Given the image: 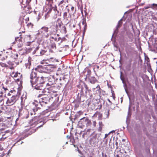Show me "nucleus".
I'll list each match as a JSON object with an SVG mask.
<instances>
[{"label":"nucleus","instance_id":"1","mask_svg":"<svg viewBox=\"0 0 157 157\" xmlns=\"http://www.w3.org/2000/svg\"><path fill=\"white\" fill-rule=\"evenodd\" d=\"M30 82L33 88L36 90H43L46 85V78L38 76V73L32 71L30 75Z\"/></svg>","mask_w":157,"mask_h":157},{"label":"nucleus","instance_id":"2","mask_svg":"<svg viewBox=\"0 0 157 157\" xmlns=\"http://www.w3.org/2000/svg\"><path fill=\"white\" fill-rule=\"evenodd\" d=\"M51 114V113H50V114H47L46 116L41 119H40V117H35L29 121V123L32 128L35 127L36 126H37V128L42 127L49 120H52L53 121L56 120L55 119L52 118V116H51L52 119H48V117L49 116H50Z\"/></svg>","mask_w":157,"mask_h":157},{"label":"nucleus","instance_id":"3","mask_svg":"<svg viewBox=\"0 0 157 157\" xmlns=\"http://www.w3.org/2000/svg\"><path fill=\"white\" fill-rule=\"evenodd\" d=\"M49 97H45L44 99H39V101H34L32 103V110L34 113L37 111L40 108V106H45L49 101Z\"/></svg>","mask_w":157,"mask_h":157},{"label":"nucleus","instance_id":"4","mask_svg":"<svg viewBox=\"0 0 157 157\" xmlns=\"http://www.w3.org/2000/svg\"><path fill=\"white\" fill-rule=\"evenodd\" d=\"M54 67V65L52 64L39 65L36 67L33 68L32 71H36L37 73L38 72L48 73L53 71Z\"/></svg>","mask_w":157,"mask_h":157},{"label":"nucleus","instance_id":"5","mask_svg":"<svg viewBox=\"0 0 157 157\" xmlns=\"http://www.w3.org/2000/svg\"><path fill=\"white\" fill-rule=\"evenodd\" d=\"M52 25L50 28L51 29V31L50 32V34L54 33L55 34L58 31L60 28L61 26L63 25V23L61 20L58 18L56 21L52 23Z\"/></svg>","mask_w":157,"mask_h":157},{"label":"nucleus","instance_id":"6","mask_svg":"<svg viewBox=\"0 0 157 157\" xmlns=\"http://www.w3.org/2000/svg\"><path fill=\"white\" fill-rule=\"evenodd\" d=\"M100 134L97 133L93 135L90 140V144L92 146L95 147L98 145V143L100 140Z\"/></svg>","mask_w":157,"mask_h":157},{"label":"nucleus","instance_id":"7","mask_svg":"<svg viewBox=\"0 0 157 157\" xmlns=\"http://www.w3.org/2000/svg\"><path fill=\"white\" fill-rule=\"evenodd\" d=\"M91 73L90 70H88L87 71V74L86 75V78L88 79L90 83L92 84H94L97 81V80L94 77L90 76Z\"/></svg>","mask_w":157,"mask_h":157},{"label":"nucleus","instance_id":"8","mask_svg":"<svg viewBox=\"0 0 157 157\" xmlns=\"http://www.w3.org/2000/svg\"><path fill=\"white\" fill-rule=\"evenodd\" d=\"M54 7H53L51 4L46 5L45 12H46V13L45 14V19L49 17V14L51 12L52 10H53Z\"/></svg>","mask_w":157,"mask_h":157},{"label":"nucleus","instance_id":"9","mask_svg":"<svg viewBox=\"0 0 157 157\" xmlns=\"http://www.w3.org/2000/svg\"><path fill=\"white\" fill-rule=\"evenodd\" d=\"M18 99V97L17 95L13 96L10 99H8L6 103L9 105H12L15 103Z\"/></svg>","mask_w":157,"mask_h":157},{"label":"nucleus","instance_id":"10","mask_svg":"<svg viewBox=\"0 0 157 157\" xmlns=\"http://www.w3.org/2000/svg\"><path fill=\"white\" fill-rule=\"evenodd\" d=\"M46 90H47V89H45L44 88L43 89V90H39L41 91H40V93L37 96L38 98H40L39 99H44V98L45 97H48L49 96L47 94L48 93V92L46 91Z\"/></svg>","mask_w":157,"mask_h":157},{"label":"nucleus","instance_id":"11","mask_svg":"<svg viewBox=\"0 0 157 157\" xmlns=\"http://www.w3.org/2000/svg\"><path fill=\"white\" fill-rule=\"evenodd\" d=\"M59 84L61 86H64L65 87L67 84L69 80L67 78H66L65 76L62 78L60 77L59 78Z\"/></svg>","mask_w":157,"mask_h":157},{"label":"nucleus","instance_id":"12","mask_svg":"<svg viewBox=\"0 0 157 157\" xmlns=\"http://www.w3.org/2000/svg\"><path fill=\"white\" fill-rule=\"evenodd\" d=\"M47 47L48 49L52 48L56 49V45L54 42L52 40H47Z\"/></svg>","mask_w":157,"mask_h":157},{"label":"nucleus","instance_id":"13","mask_svg":"<svg viewBox=\"0 0 157 157\" xmlns=\"http://www.w3.org/2000/svg\"><path fill=\"white\" fill-rule=\"evenodd\" d=\"M58 80L57 78H55L54 76H51L48 79V82L47 84H48L49 86L55 84L57 82Z\"/></svg>","mask_w":157,"mask_h":157},{"label":"nucleus","instance_id":"14","mask_svg":"<svg viewBox=\"0 0 157 157\" xmlns=\"http://www.w3.org/2000/svg\"><path fill=\"white\" fill-rule=\"evenodd\" d=\"M19 116H21L22 114L23 115L22 118H28V112L27 110L24 109L23 110V109H20L19 110Z\"/></svg>","mask_w":157,"mask_h":157},{"label":"nucleus","instance_id":"15","mask_svg":"<svg viewBox=\"0 0 157 157\" xmlns=\"http://www.w3.org/2000/svg\"><path fill=\"white\" fill-rule=\"evenodd\" d=\"M124 17H123L121 19L118 21V24H117V25L116 26V30L114 31V33L112 35V37L111 38V40H112L113 38V37L114 36V34L117 33L118 32V29L119 28H120L122 25V21L123 20V18Z\"/></svg>","mask_w":157,"mask_h":157},{"label":"nucleus","instance_id":"16","mask_svg":"<svg viewBox=\"0 0 157 157\" xmlns=\"http://www.w3.org/2000/svg\"><path fill=\"white\" fill-rule=\"evenodd\" d=\"M53 12H54V16L53 17L56 18L57 16H60L61 15V12L58 10L57 9L56 6L55 5L53 8Z\"/></svg>","mask_w":157,"mask_h":157},{"label":"nucleus","instance_id":"17","mask_svg":"<svg viewBox=\"0 0 157 157\" xmlns=\"http://www.w3.org/2000/svg\"><path fill=\"white\" fill-rule=\"evenodd\" d=\"M120 78H121V80L122 81L123 83L124 84V88L125 91L128 97V98H129V101H130V98L129 97V95L128 94V92L127 91V89L126 88L127 85L126 84V83H125L124 82V78H123L122 77V72L121 71V75H120Z\"/></svg>","mask_w":157,"mask_h":157},{"label":"nucleus","instance_id":"18","mask_svg":"<svg viewBox=\"0 0 157 157\" xmlns=\"http://www.w3.org/2000/svg\"><path fill=\"white\" fill-rule=\"evenodd\" d=\"M86 117H84L81 119L78 122V125L80 127H82L85 125Z\"/></svg>","mask_w":157,"mask_h":157},{"label":"nucleus","instance_id":"19","mask_svg":"<svg viewBox=\"0 0 157 157\" xmlns=\"http://www.w3.org/2000/svg\"><path fill=\"white\" fill-rule=\"evenodd\" d=\"M86 96L89 98L91 99L93 97L92 92L91 90H85Z\"/></svg>","mask_w":157,"mask_h":157},{"label":"nucleus","instance_id":"20","mask_svg":"<svg viewBox=\"0 0 157 157\" xmlns=\"http://www.w3.org/2000/svg\"><path fill=\"white\" fill-rule=\"evenodd\" d=\"M82 25H83V36H84L86 30L87 29V24L86 22V19H83L82 20Z\"/></svg>","mask_w":157,"mask_h":157},{"label":"nucleus","instance_id":"21","mask_svg":"<svg viewBox=\"0 0 157 157\" xmlns=\"http://www.w3.org/2000/svg\"><path fill=\"white\" fill-rule=\"evenodd\" d=\"M70 6V7H71V12L69 13V15H70V17H71V16L72 15H74V14H75V13L76 10H74L75 8H74V7L72 6L71 5H69L66 6V7H67L68 6Z\"/></svg>","mask_w":157,"mask_h":157},{"label":"nucleus","instance_id":"22","mask_svg":"<svg viewBox=\"0 0 157 157\" xmlns=\"http://www.w3.org/2000/svg\"><path fill=\"white\" fill-rule=\"evenodd\" d=\"M60 32L62 33L65 34L67 33V30L66 27L63 24L61 26L59 30Z\"/></svg>","mask_w":157,"mask_h":157},{"label":"nucleus","instance_id":"23","mask_svg":"<svg viewBox=\"0 0 157 157\" xmlns=\"http://www.w3.org/2000/svg\"><path fill=\"white\" fill-rule=\"evenodd\" d=\"M22 3L23 5H25V3L26 4V6H24V7L25 8V9L26 10V9H29V7H27V6L29 5V3L30 2L31 0H22Z\"/></svg>","mask_w":157,"mask_h":157},{"label":"nucleus","instance_id":"24","mask_svg":"<svg viewBox=\"0 0 157 157\" xmlns=\"http://www.w3.org/2000/svg\"><path fill=\"white\" fill-rule=\"evenodd\" d=\"M94 117H97L98 116V119H101L102 114L100 112L97 111L94 114Z\"/></svg>","mask_w":157,"mask_h":157},{"label":"nucleus","instance_id":"25","mask_svg":"<svg viewBox=\"0 0 157 157\" xmlns=\"http://www.w3.org/2000/svg\"><path fill=\"white\" fill-rule=\"evenodd\" d=\"M41 32L43 33H46L48 31V28L45 26H44L42 27L40 29Z\"/></svg>","mask_w":157,"mask_h":157},{"label":"nucleus","instance_id":"26","mask_svg":"<svg viewBox=\"0 0 157 157\" xmlns=\"http://www.w3.org/2000/svg\"><path fill=\"white\" fill-rule=\"evenodd\" d=\"M98 124L99 126L98 127V130L99 132H101V131L102 128L103 127L104 125L103 124L102 122L101 121H100L99 122Z\"/></svg>","mask_w":157,"mask_h":157},{"label":"nucleus","instance_id":"27","mask_svg":"<svg viewBox=\"0 0 157 157\" xmlns=\"http://www.w3.org/2000/svg\"><path fill=\"white\" fill-rule=\"evenodd\" d=\"M83 113V112L81 111L77 112L75 116L74 120L77 118L80 115H82Z\"/></svg>","mask_w":157,"mask_h":157},{"label":"nucleus","instance_id":"28","mask_svg":"<svg viewBox=\"0 0 157 157\" xmlns=\"http://www.w3.org/2000/svg\"><path fill=\"white\" fill-rule=\"evenodd\" d=\"M85 119V120H86L85 125H86V126L90 125L91 123L90 121L89 120L88 118L87 117H86V118Z\"/></svg>","mask_w":157,"mask_h":157},{"label":"nucleus","instance_id":"29","mask_svg":"<svg viewBox=\"0 0 157 157\" xmlns=\"http://www.w3.org/2000/svg\"><path fill=\"white\" fill-rule=\"evenodd\" d=\"M150 8L155 10H157V4L153 3L151 4V6H150Z\"/></svg>","mask_w":157,"mask_h":157},{"label":"nucleus","instance_id":"30","mask_svg":"<svg viewBox=\"0 0 157 157\" xmlns=\"http://www.w3.org/2000/svg\"><path fill=\"white\" fill-rule=\"evenodd\" d=\"M109 109L107 110L104 113L105 118H108L109 115Z\"/></svg>","mask_w":157,"mask_h":157},{"label":"nucleus","instance_id":"31","mask_svg":"<svg viewBox=\"0 0 157 157\" xmlns=\"http://www.w3.org/2000/svg\"><path fill=\"white\" fill-rule=\"evenodd\" d=\"M131 61H130V63L128 64L126 66V70L128 71H129L131 70Z\"/></svg>","mask_w":157,"mask_h":157},{"label":"nucleus","instance_id":"32","mask_svg":"<svg viewBox=\"0 0 157 157\" xmlns=\"http://www.w3.org/2000/svg\"><path fill=\"white\" fill-rule=\"evenodd\" d=\"M67 2H68V0H60V1L58 4H59V5L61 4L65 5V4Z\"/></svg>","mask_w":157,"mask_h":157},{"label":"nucleus","instance_id":"33","mask_svg":"<svg viewBox=\"0 0 157 157\" xmlns=\"http://www.w3.org/2000/svg\"><path fill=\"white\" fill-rule=\"evenodd\" d=\"M65 5L64 4L59 5V4H58V6L59 7V10L60 11L63 10L64 9Z\"/></svg>","mask_w":157,"mask_h":157},{"label":"nucleus","instance_id":"34","mask_svg":"<svg viewBox=\"0 0 157 157\" xmlns=\"http://www.w3.org/2000/svg\"><path fill=\"white\" fill-rule=\"evenodd\" d=\"M63 18L64 19L68 20L69 17H67V13L66 12H65L63 13Z\"/></svg>","mask_w":157,"mask_h":157},{"label":"nucleus","instance_id":"35","mask_svg":"<svg viewBox=\"0 0 157 157\" xmlns=\"http://www.w3.org/2000/svg\"><path fill=\"white\" fill-rule=\"evenodd\" d=\"M46 52V51L44 50H42L40 52V55L41 56L44 55L45 53Z\"/></svg>","mask_w":157,"mask_h":157},{"label":"nucleus","instance_id":"36","mask_svg":"<svg viewBox=\"0 0 157 157\" xmlns=\"http://www.w3.org/2000/svg\"><path fill=\"white\" fill-rule=\"evenodd\" d=\"M103 141L104 142V144L105 145H106L108 143V139L107 138H104Z\"/></svg>","mask_w":157,"mask_h":157},{"label":"nucleus","instance_id":"37","mask_svg":"<svg viewBox=\"0 0 157 157\" xmlns=\"http://www.w3.org/2000/svg\"><path fill=\"white\" fill-rule=\"evenodd\" d=\"M39 49V47L38 46L33 51L32 53L33 54H35L36 52Z\"/></svg>","mask_w":157,"mask_h":157},{"label":"nucleus","instance_id":"38","mask_svg":"<svg viewBox=\"0 0 157 157\" xmlns=\"http://www.w3.org/2000/svg\"><path fill=\"white\" fill-rule=\"evenodd\" d=\"M18 75H20V77H22V75H21L20 73H18V72H17L14 74V75L13 76V77H17L18 76Z\"/></svg>","mask_w":157,"mask_h":157},{"label":"nucleus","instance_id":"39","mask_svg":"<svg viewBox=\"0 0 157 157\" xmlns=\"http://www.w3.org/2000/svg\"><path fill=\"white\" fill-rule=\"evenodd\" d=\"M0 66H1L2 67H6L7 66V65L6 64L2 63H0Z\"/></svg>","mask_w":157,"mask_h":157},{"label":"nucleus","instance_id":"40","mask_svg":"<svg viewBox=\"0 0 157 157\" xmlns=\"http://www.w3.org/2000/svg\"><path fill=\"white\" fill-rule=\"evenodd\" d=\"M78 96L77 98V101L78 102H80L81 101V97L79 96V94H78Z\"/></svg>","mask_w":157,"mask_h":157},{"label":"nucleus","instance_id":"41","mask_svg":"<svg viewBox=\"0 0 157 157\" xmlns=\"http://www.w3.org/2000/svg\"><path fill=\"white\" fill-rule=\"evenodd\" d=\"M84 87L85 89L86 90H90L89 89L88 87L87 86L85 83H84Z\"/></svg>","mask_w":157,"mask_h":157},{"label":"nucleus","instance_id":"42","mask_svg":"<svg viewBox=\"0 0 157 157\" xmlns=\"http://www.w3.org/2000/svg\"><path fill=\"white\" fill-rule=\"evenodd\" d=\"M23 45V44L22 43L21 41V43H19L18 44V48H21Z\"/></svg>","mask_w":157,"mask_h":157},{"label":"nucleus","instance_id":"43","mask_svg":"<svg viewBox=\"0 0 157 157\" xmlns=\"http://www.w3.org/2000/svg\"><path fill=\"white\" fill-rule=\"evenodd\" d=\"M49 52L51 53H53L54 52V50H55L54 49H52V48H50L49 49Z\"/></svg>","mask_w":157,"mask_h":157},{"label":"nucleus","instance_id":"44","mask_svg":"<svg viewBox=\"0 0 157 157\" xmlns=\"http://www.w3.org/2000/svg\"><path fill=\"white\" fill-rule=\"evenodd\" d=\"M130 75H132L133 78H135V75L134 73V71H132V72L130 73Z\"/></svg>","mask_w":157,"mask_h":157},{"label":"nucleus","instance_id":"45","mask_svg":"<svg viewBox=\"0 0 157 157\" xmlns=\"http://www.w3.org/2000/svg\"><path fill=\"white\" fill-rule=\"evenodd\" d=\"M96 89L97 90H99L100 89V86L99 85H98L96 88H94V89Z\"/></svg>","mask_w":157,"mask_h":157},{"label":"nucleus","instance_id":"46","mask_svg":"<svg viewBox=\"0 0 157 157\" xmlns=\"http://www.w3.org/2000/svg\"><path fill=\"white\" fill-rule=\"evenodd\" d=\"M30 65H31V64H29V63L26 64L25 66H26V67L27 68H28V69H29L30 67Z\"/></svg>","mask_w":157,"mask_h":157},{"label":"nucleus","instance_id":"47","mask_svg":"<svg viewBox=\"0 0 157 157\" xmlns=\"http://www.w3.org/2000/svg\"><path fill=\"white\" fill-rule=\"evenodd\" d=\"M23 20L24 19L23 18L20 19L19 22L20 23L21 25H22V23L23 22Z\"/></svg>","mask_w":157,"mask_h":157},{"label":"nucleus","instance_id":"48","mask_svg":"<svg viewBox=\"0 0 157 157\" xmlns=\"http://www.w3.org/2000/svg\"><path fill=\"white\" fill-rule=\"evenodd\" d=\"M129 78L130 79V81L131 82H134L133 79L132 78V77L131 76H129Z\"/></svg>","mask_w":157,"mask_h":157},{"label":"nucleus","instance_id":"49","mask_svg":"<svg viewBox=\"0 0 157 157\" xmlns=\"http://www.w3.org/2000/svg\"><path fill=\"white\" fill-rule=\"evenodd\" d=\"M151 6V4H149L148 5V6H145L144 7V8L145 9H147L149 8H150V6Z\"/></svg>","mask_w":157,"mask_h":157},{"label":"nucleus","instance_id":"50","mask_svg":"<svg viewBox=\"0 0 157 157\" xmlns=\"http://www.w3.org/2000/svg\"><path fill=\"white\" fill-rule=\"evenodd\" d=\"M27 25L29 27L31 26V27L32 28L33 25L31 23H29L27 24Z\"/></svg>","mask_w":157,"mask_h":157},{"label":"nucleus","instance_id":"51","mask_svg":"<svg viewBox=\"0 0 157 157\" xmlns=\"http://www.w3.org/2000/svg\"><path fill=\"white\" fill-rule=\"evenodd\" d=\"M109 133L108 134H105V137H104V138H107V137L108 136V135H109Z\"/></svg>","mask_w":157,"mask_h":157},{"label":"nucleus","instance_id":"52","mask_svg":"<svg viewBox=\"0 0 157 157\" xmlns=\"http://www.w3.org/2000/svg\"><path fill=\"white\" fill-rule=\"evenodd\" d=\"M98 108L99 109H101L102 107V105L101 104L99 105L98 106Z\"/></svg>","mask_w":157,"mask_h":157},{"label":"nucleus","instance_id":"53","mask_svg":"<svg viewBox=\"0 0 157 157\" xmlns=\"http://www.w3.org/2000/svg\"><path fill=\"white\" fill-rule=\"evenodd\" d=\"M29 130L31 131L32 133H33V132H34L35 131V130H34V129H30Z\"/></svg>","mask_w":157,"mask_h":157},{"label":"nucleus","instance_id":"54","mask_svg":"<svg viewBox=\"0 0 157 157\" xmlns=\"http://www.w3.org/2000/svg\"><path fill=\"white\" fill-rule=\"evenodd\" d=\"M5 138H3L2 137L1 138H0V141H3L4 140Z\"/></svg>","mask_w":157,"mask_h":157},{"label":"nucleus","instance_id":"55","mask_svg":"<svg viewBox=\"0 0 157 157\" xmlns=\"http://www.w3.org/2000/svg\"><path fill=\"white\" fill-rule=\"evenodd\" d=\"M27 136H25V137H21L20 139V140H23L26 137H27Z\"/></svg>","mask_w":157,"mask_h":157},{"label":"nucleus","instance_id":"56","mask_svg":"<svg viewBox=\"0 0 157 157\" xmlns=\"http://www.w3.org/2000/svg\"><path fill=\"white\" fill-rule=\"evenodd\" d=\"M95 68H96L97 69H98L99 68V67L98 66L96 65V66H95Z\"/></svg>","mask_w":157,"mask_h":157},{"label":"nucleus","instance_id":"57","mask_svg":"<svg viewBox=\"0 0 157 157\" xmlns=\"http://www.w3.org/2000/svg\"><path fill=\"white\" fill-rule=\"evenodd\" d=\"M30 37H31V35H28L27 36V38H30Z\"/></svg>","mask_w":157,"mask_h":157},{"label":"nucleus","instance_id":"58","mask_svg":"<svg viewBox=\"0 0 157 157\" xmlns=\"http://www.w3.org/2000/svg\"><path fill=\"white\" fill-rule=\"evenodd\" d=\"M53 0H46V1L49 2H52V1H53Z\"/></svg>","mask_w":157,"mask_h":157},{"label":"nucleus","instance_id":"59","mask_svg":"<svg viewBox=\"0 0 157 157\" xmlns=\"http://www.w3.org/2000/svg\"><path fill=\"white\" fill-rule=\"evenodd\" d=\"M3 88L5 90V91L8 90V89L7 88H5L4 87H3Z\"/></svg>","mask_w":157,"mask_h":157},{"label":"nucleus","instance_id":"60","mask_svg":"<svg viewBox=\"0 0 157 157\" xmlns=\"http://www.w3.org/2000/svg\"><path fill=\"white\" fill-rule=\"evenodd\" d=\"M114 131H114L113 130V131H112L111 132H110L109 133V134H110L111 133H113V132H114Z\"/></svg>","mask_w":157,"mask_h":157},{"label":"nucleus","instance_id":"61","mask_svg":"<svg viewBox=\"0 0 157 157\" xmlns=\"http://www.w3.org/2000/svg\"><path fill=\"white\" fill-rule=\"evenodd\" d=\"M107 100L110 103H111V101H110V100L109 99H107Z\"/></svg>","mask_w":157,"mask_h":157},{"label":"nucleus","instance_id":"62","mask_svg":"<svg viewBox=\"0 0 157 157\" xmlns=\"http://www.w3.org/2000/svg\"><path fill=\"white\" fill-rule=\"evenodd\" d=\"M54 40L55 41H57V38H56H56H54Z\"/></svg>","mask_w":157,"mask_h":157},{"label":"nucleus","instance_id":"63","mask_svg":"<svg viewBox=\"0 0 157 157\" xmlns=\"http://www.w3.org/2000/svg\"><path fill=\"white\" fill-rule=\"evenodd\" d=\"M49 35L48 34H47V35L46 36V37H48V36Z\"/></svg>","mask_w":157,"mask_h":157},{"label":"nucleus","instance_id":"64","mask_svg":"<svg viewBox=\"0 0 157 157\" xmlns=\"http://www.w3.org/2000/svg\"><path fill=\"white\" fill-rule=\"evenodd\" d=\"M72 27L73 28H75V25L74 24L73 25Z\"/></svg>","mask_w":157,"mask_h":157}]
</instances>
